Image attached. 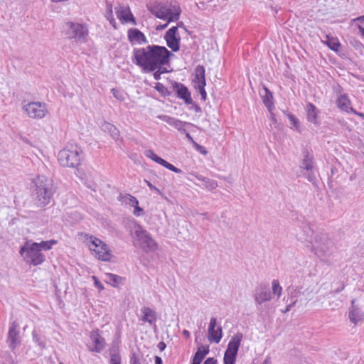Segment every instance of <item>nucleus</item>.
I'll use <instances>...</instances> for the list:
<instances>
[{
  "label": "nucleus",
  "mask_w": 364,
  "mask_h": 364,
  "mask_svg": "<svg viewBox=\"0 0 364 364\" xmlns=\"http://www.w3.org/2000/svg\"><path fill=\"white\" fill-rule=\"evenodd\" d=\"M164 65H159L154 72V77L155 80H159L161 79V75L167 73L166 68H164Z\"/></svg>",
  "instance_id": "obj_42"
},
{
  "label": "nucleus",
  "mask_w": 364,
  "mask_h": 364,
  "mask_svg": "<svg viewBox=\"0 0 364 364\" xmlns=\"http://www.w3.org/2000/svg\"><path fill=\"white\" fill-rule=\"evenodd\" d=\"M164 38L166 44L173 52H177L180 49V37L166 36Z\"/></svg>",
  "instance_id": "obj_30"
},
{
  "label": "nucleus",
  "mask_w": 364,
  "mask_h": 364,
  "mask_svg": "<svg viewBox=\"0 0 364 364\" xmlns=\"http://www.w3.org/2000/svg\"><path fill=\"white\" fill-rule=\"evenodd\" d=\"M351 304L352 309L349 311V318L352 323L356 324L358 321L364 319V314L358 308L354 306V300Z\"/></svg>",
  "instance_id": "obj_27"
},
{
  "label": "nucleus",
  "mask_w": 364,
  "mask_h": 364,
  "mask_svg": "<svg viewBox=\"0 0 364 364\" xmlns=\"http://www.w3.org/2000/svg\"><path fill=\"white\" fill-rule=\"evenodd\" d=\"M262 364H272L271 358L269 357H267Z\"/></svg>",
  "instance_id": "obj_61"
},
{
  "label": "nucleus",
  "mask_w": 364,
  "mask_h": 364,
  "mask_svg": "<svg viewBox=\"0 0 364 364\" xmlns=\"http://www.w3.org/2000/svg\"><path fill=\"white\" fill-rule=\"evenodd\" d=\"M35 200L38 206H45L50 202L55 192L53 181L45 176H38L34 181Z\"/></svg>",
  "instance_id": "obj_2"
},
{
  "label": "nucleus",
  "mask_w": 364,
  "mask_h": 364,
  "mask_svg": "<svg viewBox=\"0 0 364 364\" xmlns=\"http://www.w3.org/2000/svg\"><path fill=\"white\" fill-rule=\"evenodd\" d=\"M272 293L277 294L278 298L281 296L282 291V287L280 286L279 282L277 279L272 281Z\"/></svg>",
  "instance_id": "obj_39"
},
{
  "label": "nucleus",
  "mask_w": 364,
  "mask_h": 364,
  "mask_svg": "<svg viewBox=\"0 0 364 364\" xmlns=\"http://www.w3.org/2000/svg\"><path fill=\"white\" fill-rule=\"evenodd\" d=\"M90 339L95 344L90 350L92 352L100 353L105 346V339L99 334L98 330L92 331L90 333Z\"/></svg>",
  "instance_id": "obj_18"
},
{
  "label": "nucleus",
  "mask_w": 364,
  "mask_h": 364,
  "mask_svg": "<svg viewBox=\"0 0 364 364\" xmlns=\"http://www.w3.org/2000/svg\"><path fill=\"white\" fill-rule=\"evenodd\" d=\"M81 153V151L77 146L72 145L70 148L66 147L60 151L58 159L63 166L75 168L80 164Z\"/></svg>",
  "instance_id": "obj_5"
},
{
  "label": "nucleus",
  "mask_w": 364,
  "mask_h": 364,
  "mask_svg": "<svg viewBox=\"0 0 364 364\" xmlns=\"http://www.w3.org/2000/svg\"><path fill=\"white\" fill-rule=\"evenodd\" d=\"M178 32V26H173L170 29H168L166 33V36H176Z\"/></svg>",
  "instance_id": "obj_49"
},
{
  "label": "nucleus",
  "mask_w": 364,
  "mask_h": 364,
  "mask_svg": "<svg viewBox=\"0 0 364 364\" xmlns=\"http://www.w3.org/2000/svg\"><path fill=\"white\" fill-rule=\"evenodd\" d=\"M304 158L302 160L301 168L304 170L308 171V173L306 175L307 180L312 183H314L316 177L313 171L314 168V157L308 151H305Z\"/></svg>",
  "instance_id": "obj_13"
},
{
  "label": "nucleus",
  "mask_w": 364,
  "mask_h": 364,
  "mask_svg": "<svg viewBox=\"0 0 364 364\" xmlns=\"http://www.w3.org/2000/svg\"><path fill=\"white\" fill-rule=\"evenodd\" d=\"M306 112L307 114V119L309 122L313 123L314 124H318L317 121V114L318 111L315 105L312 103L309 102L306 107Z\"/></svg>",
  "instance_id": "obj_26"
},
{
  "label": "nucleus",
  "mask_w": 364,
  "mask_h": 364,
  "mask_svg": "<svg viewBox=\"0 0 364 364\" xmlns=\"http://www.w3.org/2000/svg\"><path fill=\"white\" fill-rule=\"evenodd\" d=\"M191 175L193 176L198 181H201L202 184L200 186L207 188L209 191H213L218 186L217 181L215 180L203 176L202 175H200L196 173H191Z\"/></svg>",
  "instance_id": "obj_23"
},
{
  "label": "nucleus",
  "mask_w": 364,
  "mask_h": 364,
  "mask_svg": "<svg viewBox=\"0 0 364 364\" xmlns=\"http://www.w3.org/2000/svg\"><path fill=\"white\" fill-rule=\"evenodd\" d=\"M134 215H135L136 216H141L142 215H144V210L140 208L138 205L134 206Z\"/></svg>",
  "instance_id": "obj_50"
},
{
  "label": "nucleus",
  "mask_w": 364,
  "mask_h": 364,
  "mask_svg": "<svg viewBox=\"0 0 364 364\" xmlns=\"http://www.w3.org/2000/svg\"><path fill=\"white\" fill-rule=\"evenodd\" d=\"M171 56L173 54L164 46L146 45L133 49L132 61L144 73H148L154 71L159 65H168Z\"/></svg>",
  "instance_id": "obj_1"
},
{
  "label": "nucleus",
  "mask_w": 364,
  "mask_h": 364,
  "mask_svg": "<svg viewBox=\"0 0 364 364\" xmlns=\"http://www.w3.org/2000/svg\"><path fill=\"white\" fill-rule=\"evenodd\" d=\"M169 23H168V21L166 22V23L165 24H163V25H159L157 27H156V30L158 31H161V30H164L165 29L168 25Z\"/></svg>",
  "instance_id": "obj_59"
},
{
  "label": "nucleus",
  "mask_w": 364,
  "mask_h": 364,
  "mask_svg": "<svg viewBox=\"0 0 364 364\" xmlns=\"http://www.w3.org/2000/svg\"><path fill=\"white\" fill-rule=\"evenodd\" d=\"M298 302V299H296L294 301H289V303L286 306V309L282 311L283 313H287L290 311L291 308Z\"/></svg>",
  "instance_id": "obj_51"
},
{
  "label": "nucleus",
  "mask_w": 364,
  "mask_h": 364,
  "mask_svg": "<svg viewBox=\"0 0 364 364\" xmlns=\"http://www.w3.org/2000/svg\"><path fill=\"white\" fill-rule=\"evenodd\" d=\"M189 141L193 144V146H194L195 149H196L197 146H198V145H199L197 142H196L194 141L193 139H191Z\"/></svg>",
  "instance_id": "obj_62"
},
{
  "label": "nucleus",
  "mask_w": 364,
  "mask_h": 364,
  "mask_svg": "<svg viewBox=\"0 0 364 364\" xmlns=\"http://www.w3.org/2000/svg\"><path fill=\"white\" fill-rule=\"evenodd\" d=\"M189 141L193 144V146H194L195 149H196L197 146H198V145H199L197 142H196L194 141L193 139H191Z\"/></svg>",
  "instance_id": "obj_64"
},
{
  "label": "nucleus",
  "mask_w": 364,
  "mask_h": 364,
  "mask_svg": "<svg viewBox=\"0 0 364 364\" xmlns=\"http://www.w3.org/2000/svg\"><path fill=\"white\" fill-rule=\"evenodd\" d=\"M23 109L32 119H43L48 112L47 104L42 102H30L23 106Z\"/></svg>",
  "instance_id": "obj_10"
},
{
  "label": "nucleus",
  "mask_w": 364,
  "mask_h": 364,
  "mask_svg": "<svg viewBox=\"0 0 364 364\" xmlns=\"http://www.w3.org/2000/svg\"><path fill=\"white\" fill-rule=\"evenodd\" d=\"M270 121L271 123L269 124V129L272 130L274 128L278 129L279 128V123L275 117L274 114L272 112V111L270 112Z\"/></svg>",
  "instance_id": "obj_43"
},
{
  "label": "nucleus",
  "mask_w": 364,
  "mask_h": 364,
  "mask_svg": "<svg viewBox=\"0 0 364 364\" xmlns=\"http://www.w3.org/2000/svg\"><path fill=\"white\" fill-rule=\"evenodd\" d=\"M174 89H176L178 97L183 99L186 104L190 105L193 102L191 93L185 85L176 82Z\"/></svg>",
  "instance_id": "obj_19"
},
{
  "label": "nucleus",
  "mask_w": 364,
  "mask_h": 364,
  "mask_svg": "<svg viewBox=\"0 0 364 364\" xmlns=\"http://www.w3.org/2000/svg\"><path fill=\"white\" fill-rule=\"evenodd\" d=\"M288 117H289V121L291 122V124L294 125V127L298 129V127H299V120L296 119V117L295 116H294L293 114H288Z\"/></svg>",
  "instance_id": "obj_47"
},
{
  "label": "nucleus",
  "mask_w": 364,
  "mask_h": 364,
  "mask_svg": "<svg viewBox=\"0 0 364 364\" xmlns=\"http://www.w3.org/2000/svg\"><path fill=\"white\" fill-rule=\"evenodd\" d=\"M166 345L163 341L159 342L158 344V348L161 351L164 350L166 348Z\"/></svg>",
  "instance_id": "obj_58"
},
{
  "label": "nucleus",
  "mask_w": 364,
  "mask_h": 364,
  "mask_svg": "<svg viewBox=\"0 0 364 364\" xmlns=\"http://www.w3.org/2000/svg\"><path fill=\"white\" fill-rule=\"evenodd\" d=\"M242 337L243 335L240 332H237L234 335L228 343V348L225 351L237 355Z\"/></svg>",
  "instance_id": "obj_20"
},
{
  "label": "nucleus",
  "mask_w": 364,
  "mask_h": 364,
  "mask_svg": "<svg viewBox=\"0 0 364 364\" xmlns=\"http://www.w3.org/2000/svg\"><path fill=\"white\" fill-rule=\"evenodd\" d=\"M102 129L105 132H107L109 133L110 136L113 139L117 141L119 139V129L112 124L105 122L102 124Z\"/></svg>",
  "instance_id": "obj_28"
},
{
  "label": "nucleus",
  "mask_w": 364,
  "mask_h": 364,
  "mask_svg": "<svg viewBox=\"0 0 364 364\" xmlns=\"http://www.w3.org/2000/svg\"><path fill=\"white\" fill-rule=\"evenodd\" d=\"M92 279L94 280V283L96 287L99 288L100 289H104L102 284H101V282L99 281L96 276H92Z\"/></svg>",
  "instance_id": "obj_54"
},
{
  "label": "nucleus",
  "mask_w": 364,
  "mask_h": 364,
  "mask_svg": "<svg viewBox=\"0 0 364 364\" xmlns=\"http://www.w3.org/2000/svg\"><path fill=\"white\" fill-rule=\"evenodd\" d=\"M130 363L131 364H142L140 358L136 355V353L132 354Z\"/></svg>",
  "instance_id": "obj_52"
},
{
  "label": "nucleus",
  "mask_w": 364,
  "mask_h": 364,
  "mask_svg": "<svg viewBox=\"0 0 364 364\" xmlns=\"http://www.w3.org/2000/svg\"><path fill=\"white\" fill-rule=\"evenodd\" d=\"M56 243V240H50L47 241H41V242H36V245H37V247L41 252L42 250H50L52 248L53 245H55Z\"/></svg>",
  "instance_id": "obj_33"
},
{
  "label": "nucleus",
  "mask_w": 364,
  "mask_h": 364,
  "mask_svg": "<svg viewBox=\"0 0 364 364\" xmlns=\"http://www.w3.org/2000/svg\"><path fill=\"white\" fill-rule=\"evenodd\" d=\"M145 156L160 165L164 160L162 158L159 157L151 149L146 150L145 151Z\"/></svg>",
  "instance_id": "obj_37"
},
{
  "label": "nucleus",
  "mask_w": 364,
  "mask_h": 364,
  "mask_svg": "<svg viewBox=\"0 0 364 364\" xmlns=\"http://www.w3.org/2000/svg\"><path fill=\"white\" fill-rule=\"evenodd\" d=\"M123 202L126 203L127 204L129 205L130 206H135L139 204V201L136 199V198L129 195L127 194L123 198Z\"/></svg>",
  "instance_id": "obj_38"
},
{
  "label": "nucleus",
  "mask_w": 364,
  "mask_h": 364,
  "mask_svg": "<svg viewBox=\"0 0 364 364\" xmlns=\"http://www.w3.org/2000/svg\"><path fill=\"white\" fill-rule=\"evenodd\" d=\"M205 80H203V82L200 83L198 85H196L199 90V92L201 95V97L203 100H206V92L205 90Z\"/></svg>",
  "instance_id": "obj_44"
},
{
  "label": "nucleus",
  "mask_w": 364,
  "mask_h": 364,
  "mask_svg": "<svg viewBox=\"0 0 364 364\" xmlns=\"http://www.w3.org/2000/svg\"><path fill=\"white\" fill-rule=\"evenodd\" d=\"M345 288V286H344V284L341 282L339 284V286L338 287V288H336L335 290H334V292L336 293H338L340 291H341L342 290H343Z\"/></svg>",
  "instance_id": "obj_57"
},
{
  "label": "nucleus",
  "mask_w": 364,
  "mask_h": 364,
  "mask_svg": "<svg viewBox=\"0 0 364 364\" xmlns=\"http://www.w3.org/2000/svg\"><path fill=\"white\" fill-rule=\"evenodd\" d=\"M157 117L159 119L164 121L165 122H166L169 125L173 126L177 130H178L179 132H186L185 127L186 125H192L189 122H183L181 120H179L178 119L171 117L168 116V115L161 114V115H159Z\"/></svg>",
  "instance_id": "obj_16"
},
{
  "label": "nucleus",
  "mask_w": 364,
  "mask_h": 364,
  "mask_svg": "<svg viewBox=\"0 0 364 364\" xmlns=\"http://www.w3.org/2000/svg\"><path fill=\"white\" fill-rule=\"evenodd\" d=\"M66 35L70 39L85 43L88 36V29L85 24L67 22L65 24Z\"/></svg>",
  "instance_id": "obj_8"
},
{
  "label": "nucleus",
  "mask_w": 364,
  "mask_h": 364,
  "mask_svg": "<svg viewBox=\"0 0 364 364\" xmlns=\"http://www.w3.org/2000/svg\"><path fill=\"white\" fill-rule=\"evenodd\" d=\"M106 276L108 279L107 283L112 284L114 287H116L117 284H119L122 279L121 277L111 273L107 274Z\"/></svg>",
  "instance_id": "obj_35"
},
{
  "label": "nucleus",
  "mask_w": 364,
  "mask_h": 364,
  "mask_svg": "<svg viewBox=\"0 0 364 364\" xmlns=\"http://www.w3.org/2000/svg\"><path fill=\"white\" fill-rule=\"evenodd\" d=\"M253 296L256 304L261 305L272 299V293L267 285L261 284L255 289Z\"/></svg>",
  "instance_id": "obj_14"
},
{
  "label": "nucleus",
  "mask_w": 364,
  "mask_h": 364,
  "mask_svg": "<svg viewBox=\"0 0 364 364\" xmlns=\"http://www.w3.org/2000/svg\"><path fill=\"white\" fill-rule=\"evenodd\" d=\"M203 364H217V360L214 358H208Z\"/></svg>",
  "instance_id": "obj_55"
},
{
  "label": "nucleus",
  "mask_w": 364,
  "mask_h": 364,
  "mask_svg": "<svg viewBox=\"0 0 364 364\" xmlns=\"http://www.w3.org/2000/svg\"><path fill=\"white\" fill-rule=\"evenodd\" d=\"M205 68L203 65H198L196 68V75L194 82L196 83V85L201 83L203 80H205Z\"/></svg>",
  "instance_id": "obj_32"
},
{
  "label": "nucleus",
  "mask_w": 364,
  "mask_h": 364,
  "mask_svg": "<svg viewBox=\"0 0 364 364\" xmlns=\"http://www.w3.org/2000/svg\"><path fill=\"white\" fill-rule=\"evenodd\" d=\"M132 224L139 246L146 252L154 251L157 247V243L150 234L135 222H133Z\"/></svg>",
  "instance_id": "obj_6"
},
{
  "label": "nucleus",
  "mask_w": 364,
  "mask_h": 364,
  "mask_svg": "<svg viewBox=\"0 0 364 364\" xmlns=\"http://www.w3.org/2000/svg\"><path fill=\"white\" fill-rule=\"evenodd\" d=\"M209 353L208 346H200L196 352L191 364H200L205 355Z\"/></svg>",
  "instance_id": "obj_24"
},
{
  "label": "nucleus",
  "mask_w": 364,
  "mask_h": 364,
  "mask_svg": "<svg viewBox=\"0 0 364 364\" xmlns=\"http://www.w3.org/2000/svg\"><path fill=\"white\" fill-rule=\"evenodd\" d=\"M89 248L92 251L95 257L102 261H109L112 257L111 251L108 245L101 240L90 236Z\"/></svg>",
  "instance_id": "obj_9"
},
{
  "label": "nucleus",
  "mask_w": 364,
  "mask_h": 364,
  "mask_svg": "<svg viewBox=\"0 0 364 364\" xmlns=\"http://www.w3.org/2000/svg\"><path fill=\"white\" fill-rule=\"evenodd\" d=\"M155 88L163 95H165L166 92H168L167 88L161 83H156Z\"/></svg>",
  "instance_id": "obj_46"
},
{
  "label": "nucleus",
  "mask_w": 364,
  "mask_h": 364,
  "mask_svg": "<svg viewBox=\"0 0 364 364\" xmlns=\"http://www.w3.org/2000/svg\"><path fill=\"white\" fill-rule=\"evenodd\" d=\"M237 355L236 354L225 351L223 358L224 364H235Z\"/></svg>",
  "instance_id": "obj_36"
},
{
  "label": "nucleus",
  "mask_w": 364,
  "mask_h": 364,
  "mask_svg": "<svg viewBox=\"0 0 364 364\" xmlns=\"http://www.w3.org/2000/svg\"><path fill=\"white\" fill-rule=\"evenodd\" d=\"M32 336H33V341H35V343H37V345L38 346L39 350L42 351L45 348V346H46L45 343H43V341H42L41 340V338L38 336L36 331H33Z\"/></svg>",
  "instance_id": "obj_40"
},
{
  "label": "nucleus",
  "mask_w": 364,
  "mask_h": 364,
  "mask_svg": "<svg viewBox=\"0 0 364 364\" xmlns=\"http://www.w3.org/2000/svg\"><path fill=\"white\" fill-rule=\"evenodd\" d=\"M208 333V338L210 342L218 343L220 341L223 335V330L220 325H217L216 318L212 317L210 318Z\"/></svg>",
  "instance_id": "obj_12"
},
{
  "label": "nucleus",
  "mask_w": 364,
  "mask_h": 364,
  "mask_svg": "<svg viewBox=\"0 0 364 364\" xmlns=\"http://www.w3.org/2000/svg\"><path fill=\"white\" fill-rule=\"evenodd\" d=\"M116 9L117 18L122 21V23L132 22L134 25H136L135 18L131 13L129 8L119 6Z\"/></svg>",
  "instance_id": "obj_17"
},
{
  "label": "nucleus",
  "mask_w": 364,
  "mask_h": 364,
  "mask_svg": "<svg viewBox=\"0 0 364 364\" xmlns=\"http://www.w3.org/2000/svg\"><path fill=\"white\" fill-rule=\"evenodd\" d=\"M20 255L23 257L26 263L38 266L46 260V256L40 251L36 245V242L27 240L21 247Z\"/></svg>",
  "instance_id": "obj_3"
},
{
  "label": "nucleus",
  "mask_w": 364,
  "mask_h": 364,
  "mask_svg": "<svg viewBox=\"0 0 364 364\" xmlns=\"http://www.w3.org/2000/svg\"><path fill=\"white\" fill-rule=\"evenodd\" d=\"M313 246L315 249V254L319 257H329L333 253V242L325 234L317 236Z\"/></svg>",
  "instance_id": "obj_7"
},
{
  "label": "nucleus",
  "mask_w": 364,
  "mask_h": 364,
  "mask_svg": "<svg viewBox=\"0 0 364 364\" xmlns=\"http://www.w3.org/2000/svg\"><path fill=\"white\" fill-rule=\"evenodd\" d=\"M18 324L13 321L8 332L6 342L9 347L14 351L21 343L20 333L18 331Z\"/></svg>",
  "instance_id": "obj_11"
},
{
  "label": "nucleus",
  "mask_w": 364,
  "mask_h": 364,
  "mask_svg": "<svg viewBox=\"0 0 364 364\" xmlns=\"http://www.w3.org/2000/svg\"><path fill=\"white\" fill-rule=\"evenodd\" d=\"M144 182L147 184V186L149 187V188L151 191H156L157 193H161V191L159 188H157L155 186H154L151 182H149L147 180H144Z\"/></svg>",
  "instance_id": "obj_53"
},
{
  "label": "nucleus",
  "mask_w": 364,
  "mask_h": 364,
  "mask_svg": "<svg viewBox=\"0 0 364 364\" xmlns=\"http://www.w3.org/2000/svg\"><path fill=\"white\" fill-rule=\"evenodd\" d=\"M106 18L110 22V23H112L114 26L115 21L113 17L112 8L109 9V11H107L106 15Z\"/></svg>",
  "instance_id": "obj_48"
},
{
  "label": "nucleus",
  "mask_w": 364,
  "mask_h": 364,
  "mask_svg": "<svg viewBox=\"0 0 364 364\" xmlns=\"http://www.w3.org/2000/svg\"><path fill=\"white\" fill-rule=\"evenodd\" d=\"M161 166H164L165 168H166L167 169L173 171V172H175L176 173H183L182 170L180 169V168H176V166H174L173 165H172L171 164L167 162L166 160H163V161L161 162Z\"/></svg>",
  "instance_id": "obj_41"
},
{
  "label": "nucleus",
  "mask_w": 364,
  "mask_h": 364,
  "mask_svg": "<svg viewBox=\"0 0 364 364\" xmlns=\"http://www.w3.org/2000/svg\"><path fill=\"white\" fill-rule=\"evenodd\" d=\"M337 107L343 112H354V109L350 107V101L346 94L341 95L336 100Z\"/></svg>",
  "instance_id": "obj_22"
},
{
  "label": "nucleus",
  "mask_w": 364,
  "mask_h": 364,
  "mask_svg": "<svg viewBox=\"0 0 364 364\" xmlns=\"http://www.w3.org/2000/svg\"><path fill=\"white\" fill-rule=\"evenodd\" d=\"M325 37L326 41H323V42L327 45V46L333 51H338L341 47V44L338 38L330 36L329 35H326Z\"/></svg>",
  "instance_id": "obj_31"
},
{
  "label": "nucleus",
  "mask_w": 364,
  "mask_h": 364,
  "mask_svg": "<svg viewBox=\"0 0 364 364\" xmlns=\"http://www.w3.org/2000/svg\"><path fill=\"white\" fill-rule=\"evenodd\" d=\"M196 149L203 155H205L208 153L207 151L205 150V147H203V146H201L200 144L198 145V146H197V148Z\"/></svg>",
  "instance_id": "obj_56"
},
{
  "label": "nucleus",
  "mask_w": 364,
  "mask_h": 364,
  "mask_svg": "<svg viewBox=\"0 0 364 364\" xmlns=\"http://www.w3.org/2000/svg\"><path fill=\"white\" fill-rule=\"evenodd\" d=\"M127 36L129 41L132 45H141L142 43L146 44L148 43L146 37L137 28H129L127 32Z\"/></svg>",
  "instance_id": "obj_15"
},
{
  "label": "nucleus",
  "mask_w": 364,
  "mask_h": 364,
  "mask_svg": "<svg viewBox=\"0 0 364 364\" xmlns=\"http://www.w3.org/2000/svg\"><path fill=\"white\" fill-rule=\"evenodd\" d=\"M154 359L156 364H163L162 359L159 356L156 355Z\"/></svg>",
  "instance_id": "obj_60"
},
{
  "label": "nucleus",
  "mask_w": 364,
  "mask_h": 364,
  "mask_svg": "<svg viewBox=\"0 0 364 364\" xmlns=\"http://www.w3.org/2000/svg\"><path fill=\"white\" fill-rule=\"evenodd\" d=\"M302 287H297L293 289L290 292V296L287 299V302H289V300L294 301L297 299L299 300V297L301 295L304 296L306 294V297L304 299L305 303H307L311 299L308 297L310 295L311 291H309L308 289H306L304 291H301Z\"/></svg>",
  "instance_id": "obj_25"
},
{
  "label": "nucleus",
  "mask_w": 364,
  "mask_h": 364,
  "mask_svg": "<svg viewBox=\"0 0 364 364\" xmlns=\"http://www.w3.org/2000/svg\"><path fill=\"white\" fill-rule=\"evenodd\" d=\"M264 94L262 95V102L268 111L271 112L274 109L272 93L266 87H264Z\"/></svg>",
  "instance_id": "obj_29"
},
{
  "label": "nucleus",
  "mask_w": 364,
  "mask_h": 364,
  "mask_svg": "<svg viewBox=\"0 0 364 364\" xmlns=\"http://www.w3.org/2000/svg\"><path fill=\"white\" fill-rule=\"evenodd\" d=\"M141 311L143 314L141 321L149 323L150 326H155V321L157 318L156 312L146 306L141 308Z\"/></svg>",
  "instance_id": "obj_21"
},
{
  "label": "nucleus",
  "mask_w": 364,
  "mask_h": 364,
  "mask_svg": "<svg viewBox=\"0 0 364 364\" xmlns=\"http://www.w3.org/2000/svg\"><path fill=\"white\" fill-rule=\"evenodd\" d=\"M112 92L113 96L117 100H118L119 101L124 100V94L121 91H119V90H117L116 88H112Z\"/></svg>",
  "instance_id": "obj_45"
},
{
  "label": "nucleus",
  "mask_w": 364,
  "mask_h": 364,
  "mask_svg": "<svg viewBox=\"0 0 364 364\" xmlns=\"http://www.w3.org/2000/svg\"><path fill=\"white\" fill-rule=\"evenodd\" d=\"M110 364H122L121 356L119 353V350L117 348H112L110 350Z\"/></svg>",
  "instance_id": "obj_34"
},
{
  "label": "nucleus",
  "mask_w": 364,
  "mask_h": 364,
  "mask_svg": "<svg viewBox=\"0 0 364 364\" xmlns=\"http://www.w3.org/2000/svg\"><path fill=\"white\" fill-rule=\"evenodd\" d=\"M147 8L156 18L166 21L168 23L176 21L180 18V8L173 11L170 6L162 2H155L148 5Z\"/></svg>",
  "instance_id": "obj_4"
},
{
  "label": "nucleus",
  "mask_w": 364,
  "mask_h": 364,
  "mask_svg": "<svg viewBox=\"0 0 364 364\" xmlns=\"http://www.w3.org/2000/svg\"><path fill=\"white\" fill-rule=\"evenodd\" d=\"M189 141L193 144V146H194L195 149H196L197 146H198V145H199L197 142H196L194 141L193 139H191Z\"/></svg>",
  "instance_id": "obj_63"
}]
</instances>
